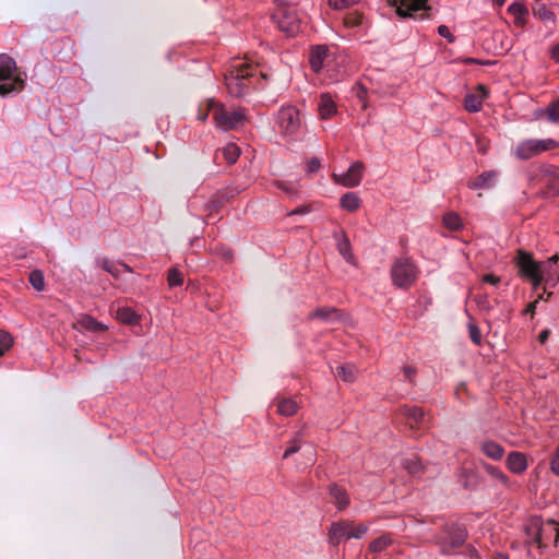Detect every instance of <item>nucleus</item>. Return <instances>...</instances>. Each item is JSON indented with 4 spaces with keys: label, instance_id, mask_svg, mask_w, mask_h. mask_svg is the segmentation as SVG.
<instances>
[{
    "label": "nucleus",
    "instance_id": "1",
    "mask_svg": "<svg viewBox=\"0 0 559 559\" xmlns=\"http://www.w3.org/2000/svg\"><path fill=\"white\" fill-rule=\"evenodd\" d=\"M261 79L267 80L269 74L243 60H235L224 74L227 92L233 97H242L251 88H263Z\"/></svg>",
    "mask_w": 559,
    "mask_h": 559
},
{
    "label": "nucleus",
    "instance_id": "2",
    "mask_svg": "<svg viewBox=\"0 0 559 559\" xmlns=\"http://www.w3.org/2000/svg\"><path fill=\"white\" fill-rule=\"evenodd\" d=\"M25 80L16 71V62L8 55H0V96L5 97L20 93Z\"/></svg>",
    "mask_w": 559,
    "mask_h": 559
},
{
    "label": "nucleus",
    "instance_id": "3",
    "mask_svg": "<svg viewBox=\"0 0 559 559\" xmlns=\"http://www.w3.org/2000/svg\"><path fill=\"white\" fill-rule=\"evenodd\" d=\"M467 539L466 528L459 523H445L440 533L433 537L435 544L439 547L440 554L444 556L452 555L462 547Z\"/></svg>",
    "mask_w": 559,
    "mask_h": 559
},
{
    "label": "nucleus",
    "instance_id": "4",
    "mask_svg": "<svg viewBox=\"0 0 559 559\" xmlns=\"http://www.w3.org/2000/svg\"><path fill=\"white\" fill-rule=\"evenodd\" d=\"M275 124L283 136L290 141L301 140L304 133L301 114L295 106H283L276 114Z\"/></svg>",
    "mask_w": 559,
    "mask_h": 559
},
{
    "label": "nucleus",
    "instance_id": "5",
    "mask_svg": "<svg viewBox=\"0 0 559 559\" xmlns=\"http://www.w3.org/2000/svg\"><path fill=\"white\" fill-rule=\"evenodd\" d=\"M278 8L272 14L273 21L277 24L281 32L288 37L296 36L301 28V20L296 8L284 5L283 0H274Z\"/></svg>",
    "mask_w": 559,
    "mask_h": 559
},
{
    "label": "nucleus",
    "instance_id": "6",
    "mask_svg": "<svg viewBox=\"0 0 559 559\" xmlns=\"http://www.w3.org/2000/svg\"><path fill=\"white\" fill-rule=\"evenodd\" d=\"M558 146V142L552 139H528L518 143L514 155L521 160H527L543 152L555 150Z\"/></svg>",
    "mask_w": 559,
    "mask_h": 559
},
{
    "label": "nucleus",
    "instance_id": "7",
    "mask_svg": "<svg viewBox=\"0 0 559 559\" xmlns=\"http://www.w3.org/2000/svg\"><path fill=\"white\" fill-rule=\"evenodd\" d=\"M392 282L400 288H407L417 278V267L408 258L397 259L391 269Z\"/></svg>",
    "mask_w": 559,
    "mask_h": 559
},
{
    "label": "nucleus",
    "instance_id": "8",
    "mask_svg": "<svg viewBox=\"0 0 559 559\" xmlns=\"http://www.w3.org/2000/svg\"><path fill=\"white\" fill-rule=\"evenodd\" d=\"M515 263L519 274L528 280L533 287L537 289L540 286V262H536L531 253L524 250H519Z\"/></svg>",
    "mask_w": 559,
    "mask_h": 559
},
{
    "label": "nucleus",
    "instance_id": "9",
    "mask_svg": "<svg viewBox=\"0 0 559 559\" xmlns=\"http://www.w3.org/2000/svg\"><path fill=\"white\" fill-rule=\"evenodd\" d=\"M209 106L210 109H213V119L216 126L222 130H231L243 119V115L239 110L229 111L214 99H209Z\"/></svg>",
    "mask_w": 559,
    "mask_h": 559
},
{
    "label": "nucleus",
    "instance_id": "10",
    "mask_svg": "<svg viewBox=\"0 0 559 559\" xmlns=\"http://www.w3.org/2000/svg\"><path fill=\"white\" fill-rule=\"evenodd\" d=\"M392 5L396 8V14L401 17L425 20L429 16L428 0H394Z\"/></svg>",
    "mask_w": 559,
    "mask_h": 559
},
{
    "label": "nucleus",
    "instance_id": "11",
    "mask_svg": "<svg viewBox=\"0 0 559 559\" xmlns=\"http://www.w3.org/2000/svg\"><path fill=\"white\" fill-rule=\"evenodd\" d=\"M559 257L557 254L550 257L546 261L540 262V285L544 283L546 293L547 288H552L559 282Z\"/></svg>",
    "mask_w": 559,
    "mask_h": 559
},
{
    "label": "nucleus",
    "instance_id": "12",
    "mask_svg": "<svg viewBox=\"0 0 559 559\" xmlns=\"http://www.w3.org/2000/svg\"><path fill=\"white\" fill-rule=\"evenodd\" d=\"M362 170L364 164L358 160L352 164L346 173L340 176L334 175V177L336 182L341 183L344 187H357L361 182Z\"/></svg>",
    "mask_w": 559,
    "mask_h": 559
},
{
    "label": "nucleus",
    "instance_id": "13",
    "mask_svg": "<svg viewBox=\"0 0 559 559\" xmlns=\"http://www.w3.org/2000/svg\"><path fill=\"white\" fill-rule=\"evenodd\" d=\"M524 533L528 545H537L542 548L543 544V522L539 518H534L525 524Z\"/></svg>",
    "mask_w": 559,
    "mask_h": 559
},
{
    "label": "nucleus",
    "instance_id": "14",
    "mask_svg": "<svg viewBox=\"0 0 559 559\" xmlns=\"http://www.w3.org/2000/svg\"><path fill=\"white\" fill-rule=\"evenodd\" d=\"M352 527V521L343 520L333 522L329 530V543L332 546H338L341 542L346 538Z\"/></svg>",
    "mask_w": 559,
    "mask_h": 559
},
{
    "label": "nucleus",
    "instance_id": "15",
    "mask_svg": "<svg viewBox=\"0 0 559 559\" xmlns=\"http://www.w3.org/2000/svg\"><path fill=\"white\" fill-rule=\"evenodd\" d=\"M499 178V171L497 170H487L478 176H476L473 180L468 182V188L472 190L479 189H491L495 187L497 180Z\"/></svg>",
    "mask_w": 559,
    "mask_h": 559
},
{
    "label": "nucleus",
    "instance_id": "16",
    "mask_svg": "<svg viewBox=\"0 0 559 559\" xmlns=\"http://www.w3.org/2000/svg\"><path fill=\"white\" fill-rule=\"evenodd\" d=\"M318 114L321 120H328L336 116L337 106L329 93H322L318 99Z\"/></svg>",
    "mask_w": 559,
    "mask_h": 559
},
{
    "label": "nucleus",
    "instance_id": "17",
    "mask_svg": "<svg viewBox=\"0 0 559 559\" xmlns=\"http://www.w3.org/2000/svg\"><path fill=\"white\" fill-rule=\"evenodd\" d=\"M400 414L405 417L411 427L414 425L424 427L426 423V414L421 407L403 405L400 407Z\"/></svg>",
    "mask_w": 559,
    "mask_h": 559
},
{
    "label": "nucleus",
    "instance_id": "18",
    "mask_svg": "<svg viewBox=\"0 0 559 559\" xmlns=\"http://www.w3.org/2000/svg\"><path fill=\"white\" fill-rule=\"evenodd\" d=\"M478 448L486 457L492 461L502 460L506 453L503 445L493 440H481L478 442Z\"/></svg>",
    "mask_w": 559,
    "mask_h": 559
},
{
    "label": "nucleus",
    "instance_id": "19",
    "mask_svg": "<svg viewBox=\"0 0 559 559\" xmlns=\"http://www.w3.org/2000/svg\"><path fill=\"white\" fill-rule=\"evenodd\" d=\"M329 49L324 45H318L311 48L309 56V63L313 72L319 73L328 58Z\"/></svg>",
    "mask_w": 559,
    "mask_h": 559
},
{
    "label": "nucleus",
    "instance_id": "20",
    "mask_svg": "<svg viewBox=\"0 0 559 559\" xmlns=\"http://www.w3.org/2000/svg\"><path fill=\"white\" fill-rule=\"evenodd\" d=\"M506 464L508 469L514 474H522L528 466L526 455L518 451L508 454Z\"/></svg>",
    "mask_w": 559,
    "mask_h": 559
},
{
    "label": "nucleus",
    "instance_id": "21",
    "mask_svg": "<svg viewBox=\"0 0 559 559\" xmlns=\"http://www.w3.org/2000/svg\"><path fill=\"white\" fill-rule=\"evenodd\" d=\"M329 493L333 504L338 511H343L349 506L350 500L347 491L337 484H332L330 486Z\"/></svg>",
    "mask_w": 559,
    "mask_h": 559
},
{
    "label": "nucleus",
    "instance_id": "22",
    "mask_svg": "<svg viewBox=\"0 0 559 559\" xmlns=\"http://www.w3.org/2000/svg\"><path fill=\"white\" fill-rule=\"evenodd\" d=\"M559 542V524L555 520L543 522V544L542 547H547L549 544L557 546Z\"/></svg>",
    "mask_w": 559,
    "mask_h": 559
},
{
    "label": "nucleus",
    "instance_id": "23",
    "mask_svg": "<svg viewBox=\"0 0 559 559\" xmlns=\"http://www.w3.org/2000/svg\"><path fill=\"white\" fill-rule=\"evenodd\" d=\"M228 201L229 195L226 192H217L213 194L205 207L209 221L214 218L215 214H217Z\"/></svg>",
    "mask_w": 559,
    "mask_h": 559
},
{
    "label": "nucleus",
    "instance_id": "24",
    "mask_svg": "<svg viewBox=\"0 0 559 559\" xmlns=\"http://www.w3.org/2000/svg\"><path fill=\"white\" fill-rule=\"evenodd\" d=\"M508 12L514 17V25L519 28H523L526 25V16L528 10L522 2L515 1L508 8Z\"/></svg>",
    "mask_w": 559,
    "mask_h": 559
},
{
    "label": "nucleus",
    "instance_id": "25",
    "mask_svg": "<svg viewBox=\"0 0 559 559\" xmlns=\"http://www.w3.org/2000/svg\"><path fill=\"white\" fill-rule=\"evenodd\" d=\"M479 90L483 93V96H477L475 94H466L464 97V108L468 112H477L481 109L483 98L487 96V90L484 85H479Z\"/></svg>",
    "mask_w": 559,
    "mask_h": 559
},
{
    "label": "nucleus",
    "instance_id": "26",
    "mask_svg": "<svg viewBox=\"0 0 559 559\" xmlns=\"http://www.w3.org/2000/svg\"><path fill=\"white\" fill-rule=\"evenodd\" d=\"M308 319H320L325 322H332L340 319V311L334 307H321L311 312Z\"/></svg>",
    "mask_w": 559,
    "mask_h": 559
},
{
    "label": "nucleus",
    "instance_id": "27",
    "mask_svg": "<svg viewBox=\"0 0 559 559\" xmlns=\"http://www.w3.org/2000/svg\"><path fill=\"white\" fill-rule=\"evenodd\" d=\"M99 265L104 271L108 272L114 277H118L121 271L132 272V269L126 263L115 262L106 258L99 261Z\"/></svg>",
    "mask_w": 559,
    "mask_h": 559
},
{
    "label": "nucleus",
    "instance_id": "28",
    "mask_svg": "<svg viewBox=\"0 0 559 559\" xmlns=\"http://www.w3.org/2000/svg\"><path fill=\"white\" fill-rule=\"evenodd\" d=\"M484 471L493 479L498 480L502 486L509 487L510 486V478L509 476L498 466H495L489 463H483Z\"/></svg>",
    "mask_w": 559,
    "mask_h": 559
},
{
    "label": "nucleus",
    "instance_id": "29",
    "mask_svg": "<svg viewBox=\"0 0 559 559\" xmlns=\"http://www.w3.org/2000/svg\"><path fill=\"white\" fill-rule=\"evenodd\" d=\"M360 198L355 192H347L341 197L340 205L348 212H355L360 206Z\"/></svg>",
    "mask_w": 559,
    "mask_h": 559
},
{
    "label": "nucleus",
    "instance_id": "30",
    "mask_svg": "<svg viewBox=\"0 0 559 559\" xmlns=\"http://www.w3.org/2000/svg\"><path fill=\"white\" fill-rule=\"evenodd\" d=\"M401 465L412 476H420L424 468L421 462L416 456L403 457Z\"/></svg>",
    "mask_w": 559,
    "mask_h": 559
},
{
    "label": "nucleus",
    "instance_id": "31",
    "mask_svg": "<svg viewBox=\"0 0 559 559\" xmlns=\"http://www.w3.org/2000/svg\"><path fill=\"white\" fill-rule=\"evenodd\" d=\"M334 238L337 241V250L340 254L347 261L350 262L353 259V254L350 251V242L348 237L342 233V234H335Z\"/></svg>",
    "mask_w": 559,
    "mask_h": 559
},
{
    "label": "nucleus",
    "instance_id": "32",
    "mask_svg": "<svg viewBox=\"0 0 559 559\" xmlns=\"http://www.w3.org/2000/svg\"><path fill=\"white\" fill-rule=\"evenodd\" d=\"M297 409H298V405L293 399L283 397L277 401V412L282 416H286V417L293 416L297 413Z\"/></svg>",
    "mask_w": 559,
    "mask_h": 559
},
{
    "label": "nucleus",
    "instance_id": "33",
    "mask_svg": "<svg viewBox=\"0 0 559 559\" xmlns=\"http://www.w3.org/2000/svg\"><path fill=\"white\" fill-rule=\"evenodd\" d=\"M79 323L84 330L88 332H103L107 330V326L105 324L98 322L95 318L88 314L83 316Z\"/></svg>",
    "mask_w": 559,
    "mask_h": 559
},
{
    "label": "nucleus",
    "instance_id": "34",
    "mask_svg": "<svg viewBox=\"0 0 559 559\" xmlns=\"http://www.w3.org/2000/svg\"><path fill=\"white\" fill-rule=\"evenodd\" d=\"M392 544V538L389 534H384L376 539H373L369 544L368 551L373 554L374 556L384 549H386Z\"/></svg>",
    "mask_w": 559,
    "mask_h": 559
},
{
    "label": "nucleus",
    "instance_id": "35",
    "mask_svg": "<svg viewBox=\"0 0 559 559\" xmlns=\"http://www.w3.org/2000/svg\"><path fill=\"white\" fill-rule=\"evenodd\" d=\"M117 319L126 324H136L140 318L132 308L119 307L117 309Z\"/></svg>",
    "mask_w": 559,
    "mask_h": 559
},
{
    "label": "nucleus",
    "instance_id": "36",
    "mask_svg": "<svg viewBox=\"0 0 559 559\" xmlns=\"http://www.w3.org/2000/svg\"><path fill=\"white\" fill-rule=\"evenodd\" d=\"M442 223L449 230H460L463 228V221L461 216L454 212H448L442 217Z\"/></svg>",
    "mask_w": 559,
    "mask_h": 559
},
{
    "label": "nucleus",
    "instance_id": "37",
    "mask_svg": "<svg viewBox=\"0 0 559 559\" xmlns=\"http://www.w3.org/2000/svg\"><path fill=\"white\" fill-rule=\"evenodd\" d=\"M357 368L354 365H342L336 368V376L344 382H354L356 379Z\"/></svg>",
    "mask_w": 559,
    "mask_h": 559
},
{
    "label": "nucleus",
    "instance_id": "38",
    "mask_svg": "<svg viewBox=\"0 0 559 559\" xmlns=\"http://www.w3.org/2000/svg\"><path fill=\"white\" fill-rule=\"evenodd\" d=\"M304 433L301 430L297 431L294 437L289 440L288 447L283 454V459H287L290 455L297 453L301 449Z\"/></svg>",
    "mask_w": 559,
    "mask_h": 559
},
{
    "label": "nucleus",
    "instance_id": "39",
    "mask_svg": "<svg viewBox=\"0 0 559 559\" xmlns=\"http://www.w3.org/2000/svg\"><path fill=\"white\" fill-rule=\"evenodd\" d=\"M28 281L31 285L37 290L41 292L45 288V277L41 271L33 270L29 273Z\"/></svg>",
    "mask_w": 559,
    "mask_h": 559
},
{
    "label": "nucleus",
    "instance_id": "40",
    "mask_svg": "<svg viewBox=\"0 0 559 559\" xmlns=\"http://www.w3.org/2000/svg\"><path fill=\"white\" fill-rule=\"evenodd\" d=\"M534 14L544 22H555L556 20L555 13L543 3L534 8Z\"/></svg>",
    "mask_w": 559,
    "mask_h": 559
},
{
    "label": "nucleus",
    "instance_id": "41",
    "mask_svg": "<svg viewBox=\"0 0 559 559\" xmlns=\"http://www.w3.org/2000/svg\"><path fill=\"white\" fill-rule=\"evenodd\" d=\"M369 531V524L367 523H359L357 525L354 524L352 521V527L349 528V533L347 535V539L356 538L360 539L364 537V535Z\"/></svg>",
    "mask_w": 559,
    "mask_h": 559
},
{
    "label": "nucleus",
    "instance_id": "42",
    "mask_svg": "<svg viewBox=\"0 0 559 559\" xmlns=\"http://www.w3.org/2000/svg\"><path fill=\"white\" fill-rule=\"evenodd\" d=\"M167 283L169 287L181 286L183 284V274L177 267L169 269Z\"/></svg>",
    "mask_w": 559,
    "mask_h": 559
},
{
    "label": "nucleus",
    "instance_id": "43",
    "mask_svg": "<svg viewBox=\"0 0 559 559\" xmlns=\"http://www.w3.org/2000/svg\"><path fill=\"white\" fill-rule=\"evenodd\" d=\"M359 0H328V4L331 9L341 11L354 7Z\"/></svg>",
    "mask_w": 559,
    "mask_h": 559
},
{
    "label": "nucleus",
    "instance_id": "44",
    "mask_svg": "<svg viewBox=\"0 0 559 559\" xmlns=\"http://www.w3.org/2000/svg\"><path fill=\"white\" fill-rule=\"evenodd\" d=\"M223 154H224V157H225V159L227 160L228 164H234L238 159L240 151H239V147L237 145L228 144L224 148Z\"/></svg>",
    "mask_w": 559,
    "mask_h": 559
},
{
    "label": "nucleus",
    "instance_id": "45",
    "mask_svg": "<svg viewBox=\"0 0 559 559\" xmlns=\"http://www.w3.org/2000/svg\"><path fill=\"white\" fill-rule=\"evenodd\" d=\"M13 338L10 333L0 330V357L3 356L12 346Z\"/></svg>",
    "mask_w": 559,
    "mask_h": 559
},
{
    "label": "nucleus",
    "instance_id": "46",
    "mask_svg": "<svg viewBox=\"0 0 559 559\" xmlns=\"http://www.w3.org/2000/svg\"><path fill=\"white\" fill-rule=\"evenodd\" d=\"M547 117L551 122H559V98L550 103L547 107Z\"/></svg>",
    "mask_w": 559,
    "mask_h": 559
},
{
    "label": "nucleus",
    "instance_id": "47",
    "mask_svg": "<svg viewBox=\"0 0 559 559\" xmlns=\"http://www.w3.org/2000/svg\"><path fill=\"white\" fill-rule=\"evenodd\" d=\"M362 23V16L357 13H349L344 17V24L348 28H355Z\"/></svg>",
    "mask_w": 559,
    "mask_h": 559
},
{
    "label": "nucleus",
    "instance_id": "48",
    "mask_svg": "<svg viewBox=\"0 0 559 559\" xmlns=\"http://www.w3.org/2000/svg\"><path fill=\"white\" fill-rule=\"evenodd\" d=\"M468 333H469V337H471L472 342L475 345H480L481 332H480L479 328L473 323H469L468 324Z\"/></svg>",
    "mask_w": 559,
    "mask_h": 559
},
{
    "label": "nucleus",
    "instance_id": "49",
    "mask_svg": "<svg viewBox=\"0 0 559 559\" xmlns=\"http://www.w3.org/2000/svg\"><path fill=\"white\" fill-rule=\"evenodd\" d=\"M417 373V369L412 366L403 367V377L404 380L407 381L411 385L415 384V376Z\"/></svg>",
    "mask_w": 559,
    "mask_h": 559
},
{
    "label": "nucleus",
    "instance_id": "50",
    "mask_svg": "<svg viewBox=\"0 0 559 559\" xmlns=\"http://www.w3.org/2000/svg\"><path fill=\"white\" fill-rule=\"evenodd\" d=\"M464 64H480V66H492L496 63L495 60H480L473 57H467L462 60Z\"/></svg>",
    "mask_w": 559,
    "mask_h": 559
},
{
    "label": "nucleus",
    "instance_id": "51",
    "mask_svg": "<svg viewBox=\"0 0 559 559\" xmlns=\"http://www.w3.org/2000/svg\"><path fill=\"white\" fill-rule=\"evenodd\" d=\"M550 469L555 475L559 476V445L556 448L555 453L552 455L550 462Z\"/></svg>",
    "mask_w": 559,
    "mask_h": 559
},
{
    "label": "nucleus",
    "instance_id": "52",
    "mask_svg": "<svg viewBox=\"0 0 559 559\" xmlns=\"http://www.w3.org/2000/svg\"><path fill=\"white\" fill-rule=\"evenodd\" d=\"M438 34L441 37L445 38L449 43H453L455 40V37L451 34V32L447 25L438 26Z\"/></svg>",
    "mask_w": 559,
    "mask_h": 559
},
{
    "label": "nucleus",
    "instance_id": "53",
    "mask_svg": "<svg viewBox=\"0 0 559 559\" xmlns=\"http://www.w3.org/2000/svg\"><path fill=\"white\" fill-rule=\"evenodd\" d=\"M320 160L317 157H312L307 162V171L314 173L320 168Z\"/></svg>",
    "mask_w": 559,
    "mask_h": 559
},
{
    "label": "nucleus",
    "instance_id": "54",
    "mask_svg": "<svg viewBox=\"0 0 559 559\" xmlns=\"http://www.w3.org/2000/svg\"><path fill=\"white\" fill-rule=\"evenodd\" d=\"M481 280H483L484 283H487V284H490V285H493V286L499 285L500 282H501V278L499 276L493 275V274H485Z\"/></svg>",
    "mask_w": 559,
    "mask_h": 559
},
{
    "label": "nucleus",
    "instance_id": "55",
    "mask_svg": "<svg viewBox=\"0 0 559 559\" xmlns=\"http://www.w3.org/2000/svg\"><path fill=\"white\" fill-rule=\"evenodd\" d=\"M211 111L213 112V109H210L209 100H207V102H206V109H205V110H203V109H202V107H200V109H199V114H198V118H199V120H201V121H205V120H206V118H207V116H209V114H210Z\"/></svg>",
    "mask_w": 559,
    "mask_h": 559
},
{
    "label": "nucleus",
    "instance_id": "56",
    "mask_svg": "<svg viewBox=\"0 0 559 559\" xmlns=\"http://www.w3.org/2000/svg\"><path fill=\"white\" fill-rule=\"evenodd\" d=\"M305 455H307V461L309 464H313L316 461V451L312 448L305 450Z\"/></svg>",
    "mask_w": 559,
    "mask_h": 559
},
{
    "label": "nucleus",
    "instance_id": "57",
    "mask_svg": "<svg viewBox=\"0 0 559 559\" xmlns=\"http://www.w3.org/2000/svg\"><path fill=\"white\" fill-rule=\"evenodd\" d=\"M549 335H550V331L545 329L543 331H540L539 335H538V340L542 344L546 343L547 340L549 338Z\"/></svg>",
    "mask_w": 559,
    "mask_h": 559
},
{
    "label": "nucleus",
    "instance_id": "58",
    "mask_svg": "<svg viewBox=\"0 0 559 559\" xmlns=\"http://www.w3.org/2000/svg\"><path fill=\"white\" fill-rule=\"evenodd\" d=\"M551 59L556 62H559V43L551 49Z\"/></svg>",
    "mask_w": 559,
    "mask_h": 559
},
{
    "label": "nucleus",
    "instance_id": "59",
    "mask_svg": "<svg viewBox=\"0 0 559 559\" xmlns=\"http://www.w3.org/2000/svg\"><path fill=\"white\" fill-rule=\"evenodd\" d=\"M309 212V209L307 206H299L295 210H293L289 215H297V214H306Z\"/></svg>",
    "mask_w": 559,
    "mask_h": 559
},
{
    "label": "nucleus",
    "instance_id": "60",
    "mask_svg": "<svg viewBox=\"0 0 559 559\" xmlns=\"http://www.w3.org/2000/svg\"><path fill=\"white\" fill-rule=\"evenodd\" d=\"M536 304L537 301L530 302L524 312L533 314L535 312Z\"/></svg>",
    "mask_w": 559,
    "mask_h": 559
},
{
    "label": "nucleus",
    "instance_id": "61",
    "mask_svg": "<svg viewBox=\"0 0 559 559\" xmlns=\"http://www.w3.org/2000/svg\"><path fill=\"white\" fill-rule=\"evenodd\" d=\"M507 0H492L493 4L497 5L498 8H501L504 3H506Z\"/></svg>",
    "mask_w": 559,
    "mask_h": 559
}]
</instances>
